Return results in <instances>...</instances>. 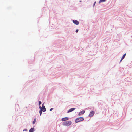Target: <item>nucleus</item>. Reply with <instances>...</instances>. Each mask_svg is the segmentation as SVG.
Masks as SVG:
<instances>
[{"label": "nucleus", "mask_w": 132, "mask_h": 132, "mask_svg": "<svg viewBox=\"0 0 132 132\" xmlns=\"http://www.w3.org/2000/svg\"><path fill=\"white\" fill-rule=\"evenodd\" d=\"M75 109L74 108L70 109L67 112V113H69L74 111Z\"/></svg>", "instance_id": "obj_6"}, {"label": "nucleus", "mask_w": 132, "mask_h": 132, "mask_svg": "<svg viewBox=\"0 0 132 132\" xmlns=\"http://www.w3.org/2000/svg\"><path fill=\"white\" fill-rule=\"evenodd\" d=\"M36 119L35 118L34 119V121L33 122V124H34L35 123L36 121Z\"/></svg>", "instance_id": "obj_12"}, {"label": "nucleus", "mask_w": 132, "mask_h": 132, "mask_svg": "<svg viewBox=\"0 0 132 132\" xmlns=\"http://www.w3.org/2000/svg\"><path fill=\"white\" fill-rule=\"evenodd\" d=\"M84 120V118L82 117H79L76 118L75 120V122L76 123H78L79 122L81 121Z\"/></svg>", "instance_id": "obj_1"}, {"label": "nucleus", "mask_w": 132, "mask_h": 132, "mask_svg": "<svg viewBox=\"0 0 132 132\" xmlns=\"http://www.w3.org/2000/svg\"><path fill=\"white\" fill-rule=\"evenodd\" d=\"M53 108H51V109H50V111H52V110H53Z\"/></svg>", "instance_id": "obj_16"}, {"label": "nucleus", "mask_w": 132, "mask_h": 132, "mask_svg": "<svg viewBox=\"0 0 132 132\" xmlns=\"http://www.w3.org/2000/svg\"><path fill=\"white\" fill-rule=\"evenodd\" d=\"M68 119V117H65L63 118L62 119V120L63 121H64L67 120Z\"/></svg>", "instance_id": "obj_8"}, {"label": "nucleus", "mask_w": 132, "mask_h": 132, "mask_svg": "<svg viewBox=\"0 0 132 132\" xmlns=\"http://www.w3.org/2000/svg\"><path fill=\"white\" fill-rule=\"evenodd\" d=\"M42 111H43V110H42V109H41L40 110V111H39V113H40V115H41Z\"/></svg>", "instance_id": "obj_13"}, {"label": "nucleus", "mask_w": 132, "mask_h": 132, "mask_svg": "<svg viewBox=\"0 0 132 132\" xmlns=\"http://www.w3.org/2000/svg\"><path fill=\"white\" fill-rule=\"evenodd\" d=\"M39 108H40V109H42V107H41V106H39Z\"/></svg>", "instance_id": "obj_18"}, {"label": "nucleus", "mask_w": 132, "mask_h": 132, "mask_svg": "<svg viewBox=\"0 0 132 132\" xmlns=\"http://www.w3.org/2000/svg\"><path fill=\"white\" fill-rule=\"evenodd\" d=\"M94 112L93 111H92L90 113V114L89 115V117H91L94 115Z\"/></svg>", "instance_id": "obj_4"}, {"label": "nucleus", "mask_w": 132, "mask_h": 132, "mask_svg": "<svg viewBox=\"0 0 132 132\" xmlns=\"http://www.w3.org/2000/svg\"><path fill=\"white\" fill-rule=\"evenodd\" d=\"M105 1L106 0H100L99 1V3H100L102 2H105Z\"/></svg>", "instance_id": "obj_11"}, {"label": "nucleus", "mask_w": 132, "mask_h": 132, "mask_svg": "<svg viewBox=\"0 0 132 132\" xmlns=\"http://www.w3.org/2000/svg\"><path fill=\"white\" fill-rule=\"evenodd\" d=\"M73 23L76 25H78L79 24V22L77 20H73Z\"/></svg>", "instance_id": "obj_3"}, {"label": "nucleus", "mask_w": 132, "mask_h": 132, "mask_svg": "<svg viewBox=\"0 0 132 132\" xmlns=\"http://www.w3.org/2000/svg\"><path fill=\"white\" fill-rule=\"evenodd\" d=\"M78 29H77V30H76V33H77V32H78Z\"/></svg>", "instance_id": "obj_15"}, {"label": "nucleus", "mask_w": 132, "mask_h": 132, "mask_svg": "<svg viewBox=\"0 0 132 132\" xmlns=\"http://www.w3.org/2000/svg\"><path fill=\"white\" fill-rule=\"evenodd\" d=\"M34 129L33 128H31L29 130V132H33Z\"/></svg>", "instance_id": "obj_10"}, {"label": "nucleus", "mask_w": 132, "mask_h": 132, "mask_svg": "<svg viewBox=\"0 0 132 132\" xmlns=\"http://www.w3.org/2000/svg\"><path fill=\"white\" fill-rule=\"evenodd\" d=\"M85 112V111L84 110L82 111L81 112H80L79 113L78 115L80 116L81 115L83 114Z\"/></svg>", "instance_id": "obj_7"}, {"label": "nucleus", "mask_w": 132, "mask_h": 132, "mask_svg": "<svg viewBox=\"0 0 132 132\" xmlns=\"http://www.w3.org/2000/svg\"><path fill=\"white\" fill-rule=\"evenodd\" d=\"M27 131V129H24V130H23V131Z\"/></svg>", "instance_id": "obj_17"}, {"label": "nucleus", "mask_w": 132, "mask_h": 132, "mask_svg": "<svg viewBox=\"0 0 132 132\" xmlns=\"http://www.w3.org/2000/svg\"><path fill=\"white\" fill-rule=\"evenodd\" d=\"M39 105L41 104V102L40 101H39Z\"/></svg>", "instance_id": "obj_14"}, {"label": "nucleus", "mask_w": 132, "mask_h": 132, "mask_svg": "<svg viewBox=\"0 0 132 132\" xmlns=\"http://www.w3.org/2000/svg\"><path fill=\"white\" fill-rule=\"evenodd\" d=\"M72 123V122L71 121H67L64 122L63 123V125L64 126H69Z\"/></svg>", "instance_id": "obj_2"}, {"label": "nucleus", "mask_w": 132, "mask_h": 132, "mask_svg": "<svg viewBox=\"0 0 132 132\" xmlns=\"http://www.w3.org/2000/svg\"><path fill=\"white\" fill-rule=\"evenodd\" d=\"M96 3V2H94V5H95V4Z\"/></svg>", "instance_id": "obj_19"}, {"label": "nucleus", "mask_w": 132, "mask_h": 132, "mask_svg": "<svg viewBox=\"0 0 132 132\" xmlns=\"http://www.w3.org/2000/svg\"><path fill=\"white\" fill-rule=\"evenodd\" d=\"M43 104H43L42 105V107L41 109H42L43 111L45 112L46 111V109L45 108V107L43 106Z\"/></svg>", "instance_id": "obj_5"}, {"label": "nucleus", "mask_w": 132, "mask_h": 132, "mask_svg": "<svg viewBox=\"0 0 132 132\" xmlns=\"http://www.w3.org/2000/svg\"><path fill=\"white\" fill-rule=\"evenodd\" d=\"M126 53H125L123 55V56H122V57L121 59V60H120V62H121L122 60L124 59V57H125V56H126Z\"/></svg>", "instance_id": "obj_9"}]
</instances>
